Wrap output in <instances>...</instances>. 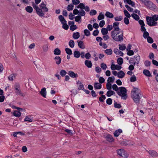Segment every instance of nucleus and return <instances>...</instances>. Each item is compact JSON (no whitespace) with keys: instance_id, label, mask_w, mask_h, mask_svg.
<instances>
[{"instance_id":"nucleus-1","label":"nucleus","mask_w":158,"mask_h":158,"mask_svg":"<svg viewBox=\"0 0 158 158\" xmlns=\"http://www.w3.org/2000/svg\"><path fill=\"white\" fill-rule=\"evenodd\" d=\"M33 8L35 10L36 13L40 17H43L44 15V12H47L48 9L46 6V5L43 2L40 5V8L35 5L34 2L32 3Z\"/></svg>"},{"instance_id":"nucleus-2","label":"nucleus","mask_w":158,"mask_h":158,"mask_svg":"<svg viewBox=\"0 0 158 158\" xmlns=\"http://www.w3.org/2000/svg\"><path fill=\"white\" fill-rule=\"evenodd\" d=\"M112 89L116 91L117 94L120 96H121L122 99H126L127 98V91L125 87H118L116 84H114L112 85Z\"/></svg>"},{"instance_id":"nucleus-3","label":"nucleus","mask_w":158,"mask_h":158,"mask_svg":"<svg viewBox=\"0 0 158 158\" xmlns=\"http://www.w3.org/2000/svg\"><path fill=\"white\" fill-rule=\"evenodd\" d=\"M141 91L138 88L134 87L131 91V97L134 102L136 103H139L141 97Z\"/></svg>"},{"instance_id":"nucleus-4","label":"nucleus","mask_w":158,"mask_h":158,"mask_svg":"<svg viewBox=\"0 0 158 158\" xmlns=\"http://www.w3.org/2000/svg\"><path fill=\"white\" fill-rule=\"evenodd\" d=\"M147 24L149 26L152 27L157 25L158 20V15H155L152 17L147 16L146 17Z\"/></svg>"},{"instance_id":"nucleus-5","label":"nucleus","mask_w":158,"mask_h":158,"mask_svg":"<svg viewBox=\"0 0 158 158\" xmlns=\"http://www.w3.org/2000/svg\"><path fill=\"white\" fill-rule=\"evenodd\" d=\"M111 36L114 40L117 42H122L123 40V31H121L118 32L111 33Z\"/></svg>"},{"instance_id":"nucleus-6","label":"nucleus","mask_w":158,"mask_h":158,"mask_svg":"<svg viewBox=\"0 0 158 158\" xmlns=\"http://www.w3.org/2000/svg\"><path fill=\"white\" fill-rule=\"evenodd\" d=\"M140 1L143 3L146 6L152 10L156 9V6L149 0H140Z\"/></svg>"},{"instance_id":"nucleus-7","label":"nucleus","mask_w":158,"mask_h":158,"mask_svg":"<svg viewBox=\"0 0 158 158\" xmlns=\"http://www.w3.org/2000/svg\"><path fill=\"white\" fill-rule=\"evenodd\" d=\"M14 89L15 93L17 95H19L21 96H24L23 94L22 93L20 89V85L19 83H15Z\"/></svg>"},{"instance_id":"nucleus-8","label":"nucleus","mask_w":158,"mask_h":158,"mask_svg":"<svg viewBox=\"0 0 158 158\" xmlns=\"http://www.w3.org/2000/svg\"><path fill=\"white\" fill-rule=\"evenodd\" d=\"M140 60L139 56V55H135L133 57L131 58L129 62L130 64H132L133 65H135L136 64H139Z\"/></svg>"},{"instance_id":"nucleus-9","label":"nucleus","mask_w":158,"mask_h":158,"mask_svg":"<svg viewBox=\"0 0 158 158\" xmlns=\"http://www.w3.org/2000/svg\"><path fill=\"white\" fill-rule=\"evenodd\" d=\"M117 153L120 158H127L128 157L127 154L123 149H121L118 150Z\"/></svg>"},{"instance_id":"nucleus-10","label":"nucleus","mask_w":158,"mask_h":158,"mask_svg":"<svg viewBox=\"0 0 158 158\" xmlns=\"http://www.w3.org/2000/svg\"><path fill=\"white\" fill-rule=\"evenodd\" d=\"M119 23L118 22H115L113 23V27L114 29L111 32V33L115 31V32L120 31V28L118 27Z\"/></svg>"},{"instance_id":"nucleus-11","label":"nucleus","mask_w":158,"mask_h":158,"mask_svg":"<svg viewBox=\"0 0 158 158\" xmlns=\"http://www.w3.org/2000/svg\"><path fill=\"white\" fill-rule=\"evenodd\" d=\"M150 155L153 157H158V153L155 151L151 150L148 152Z\"/></svg>"},{"instance_id":"nucleus-12","label":"nucleus","mask_w":158,"mask_h":158,"mask_svg":"<svg viewBox=\"0 0 158 158\" xmlns=\"http://www.w3.org/2000/svg\"><path fill=\"white\" fill-rule=\"evenodd\" d=\"M68 74L72 78H77L78 76L77 73H75L73 71H69Z\"/></svg>"},{"instance_id":"nucleus-13","label":"nucleus","mask_w":158,"mask_h":158,"mask_svg":"<svg viewBox=\"0 0 158 158\" xmlns=\"http://www.w3.org/2000/svg\"><path fill=\"white\" fill-rule=\"evenodd\" d=\"M78 46L81 49H84L85 48V46L83 41L77 40Z\"/></svg>"},{"instance_id":"nucleus-14","label":"nucleus","mask_w":158,"mask_h":158,"mask_svg":"<svg viewBox=\"0 0 158 158\" xmlns=\"http://www.w3.org/2000/svg\"><path fill=\"white\" fill-rule=\"evenodd\" d=\"M106 139L107 141L110 142H113L114 140L113 136L110 135H108L106 137Z\"/></svg>"},{"instance_id":"nucleus-15","label":"nucleus","mask_w":158,"mask_h":158,"mask_svg":"<svg viewBox=\"0 0 158 158\" xmlns=\"http://www.w3.org/2000/svg\"><path fill=\"white\" fill-rule=\"evenodd\" d=\"M46 89L44 88L41 89L40 91L41 95L44 98H46Z\"/></svg>"},{"instance_id":"nucleus-16","label":"nucleus","mask_w":158,"mask_h":158,"mask_svg":"<svg viewBox=\"0 0 158 158\" xmlns=\"http://www.w3.org/2000/svg\"><path fill=\"white\" fill-rule=\"evenodd\" d=\"M54 59L57 64L59 65L60 63L61 60L60 57L56 56L54 58Z\"/></svg>"},{"instance_id":"nucleus-17","label":"nucleus","mask_w":158,"mask_h":158,"mask_svg":"<svg viewBox=\"0 0 158 158\" xmlns=\"http://www.w3.org/2000/svg\"><path fill=\"white\" fill-rule=\"evenodd\" d=\"M122 132V130L120 129H119L115 131L114 133V136L115 137H118Z\"/></svg>"},{"instance_id":"nucleus-18","label":"nucleus","mask_w":158,"mask_h":158,"mask_svg":"<svg viewBox=\"0 0 158 158\" xmlns=\"http://www.w3.org/2000/svg\"><path fill=\"white\" fill-rule=\"evenodd\" d=\"M102 85L98 82H95L94 85L95 89H100L102 88Z\"/></svg>"},{"instance_id":"nucleus-19","label":"nucleus","mask_w":158,"mask_h":158,"mask_svg":"<svg viewBox=\"0 0 158 158\" xmlns=\"http://www.w3.org/2000/svg\"><path fill=\"white\" fill-rule=\"evenodd\" d=\"M85 64L88 68H90L92 66V63L90 60H86L85 61Z\"/></svg>"},{"instance_id":"nucleus-20","label":"nucleus","mask_w":158,"mask_h":158,"mask_svg":"<svg viewBox=\"0 0 158 158\" xmlns=\"http://www.w3.org/2000/svg\"><path fill=\"white\" fill-rule=\"evenodd\" d=\"M125 75L124 73L122 71H120L118 73V77L120 78H123V77Z\"/></svg>"},{"instance_id":"nucleus-21","label":"nucleus","mask_w":158,"mask_h":158,"mask_svg":"<svg viewBox=\"0 0 158 158\" xmlns=\"http://www.w3.org/2000/svg\"><path fill=\"white\" fill-rule=\"evenodd\" d=\"M14 116L16 117H19L21 115V113L18 110L15 111L13 113Z\"/></svg>"},{"instance_id":"nucleus-22","label":"nucleus","mask_w":158,"mask_h":158,"mask_svg":"<svg viewBox=\"0 0 158 158\" xmlns=\"http://www.w3.org/2000/svg\"><path fill=\"white\" fill-rule=\"evenodd\" d=\"M105 15L107 17L109 18H112L114 17L113 14L112 13L110 12L109 11H107L106 12Z\"/></svg>"},{"instance_id":"nucleus-23","label":"nucleus","mask_w":158,"mask_h":158,"mask_svg":"<svg viewBox=\"0 0 158 158\" xmlns=\"http://www.w3.org/2000/svg\"><path fill=\"white\" fill-rule=\"evenodd\" d=\"M143 74L146 76L150 77L152 76L150 71L144 69L143 71Z\"/></svg>"},{"instance_id":"nucleus-24","label":"nucleus","mask_w":158,"mask_h":158,"mask_svg":"<svg viewBox=\"0 0 158 158\" xmlns=\"http://www.w3.org/2000/svg\"><path fill=\"white\" fill-rule=\"evenodd\" d=\"M53 52L55 55H59L60 54L61 51L59 48H57L54 49Z\"/></svg>"},{"instance_id":"nucleus-25","label":"nucleus","mask_w":158,"mask_h":158,"mask_svg":"<svg viewBox=\"0 0 158 158\" xmlns=\"http://www.w3.org/2000/svg\"><path fill=\"white\" fill-rule=\"evenodd\" d=\"M101 33L103 35H107L108 33V30L105 28H102L101 29Z\"/></svg>"},{"instance_id":"nucleus-26","label":"nucleus","mask_w":158,"mask_h":158,"mask_svg":"<svg viewBox=\"0 0 158 158\" xmlns=\"http://www.w3.org/2000/svg\"><path fill=\"white\" fill-rule=\"evenodd\" d=\"M115 94V93L113 91L111 90L108 91L106 93V95L108 97H110L111 95Z\"/></svg>"},{"instance_id":"nucleus-27","label":"nucleus","mask_w":158,"mask_h":158,"mask_svg":"<svg viewBox=\"0 0 158 158\" xmlns=\"http://www.w3.org/2000/svg\"><path fill=\"white\" fill-rule=\"evenodd\" d=\"M26 10L29 13H32L33 11V8L30 6H27L25 8Z\"/></svg>"},{"instance_id":"nucleus-28","label":"nucleus","mask_w":158,"mask_h":158,"mask_svg":"<svg viewBox=\"0 0 158 158\" xmlns=\"http://www.w3.org/2000/svg\"><path fill=\"white\" fill-rule=\"evenodd\" d=\"M74 57L76 58H78L80 56V53L78 51H75L73 53Z\"/></svg>"},{"instance_id":"nucleus-29","label":"nucleus","mask_w":158,"mask_h":158,"mask_svg":"<svg viewBox=\"0 0 158 158\" xmlns=\"http://www.w3.org/2000/svg\"><path fill=\"white\" fill-rule=\"evenodd\" d=\"M131 17L136 20L138 21L139 19V16L135 13L132 14L131 15Z\"/></svg>"},{"instance_id":"nucleus-30","label":"nucleus","mask_w":158,"mask_h":158,"mask_svg":"<svg viewBox=\"0 0 158 158\" xmlns=\"http://www.w3.org/2000/svg\"><path fill=\"white\" fill-rule=\"evenodd\" d=\"M126 1L127 3L129 5H131L132 6L134 7L135 5V3L132 2L131 0H124V1L125 2Z\"/></svg>"},{"instance_id":"nucleus-31","label":"nucleus","mask_w":158,"mask_h":158,"mask_svg":"<svg viewBox=\"0 0 158 158\" xmlns=\"http://www.w3.org/2000/svg\"><path fill=\"white\" fill-rule=\"evenodd\" d=\"M104 52L108 55H111L112 54L113 51L111 49H107L104 51Z\"/></svg>"},{"instance_id":"nucleus-32","label":"nucleus","mask_w":158,"mask_h":158,"mask_svg":"<svg viewBox=\"0 0 158 158\" xmlns=\"http://www.w3.org/2000/svg\"><path fill=\"white\" fill-rule=\"evenodd\" d=\"M73 36L74 39H77L80 37V34L78 32L74 33L73 34Z\"/></svg>"},{"instance_id":"nucleus-33","label":"nucleus","mask_w":158,"mask_h":158,"mask_svg":"<svg viewBox=\"0 0 158 158\" xmlns=\"http://www.w3.org/2000/svg\"><path fill=\"white\" fill-rule=\"evenodd\" d=\"M77 8H80L81 10H83L85 8V5L83 3H80L78 6H76Z\"/></svg>"},{"instance_id":"nucleus-34","label":"nucleus","mask_w":158,"mask_h":158,"mask_svg":"<svg viewBox=\"0 0 158 158\" xmlns=\"http://www.w3.org/2000/svg\"><path fill=\"white\" fill-rule=\"evenodd\" d=\"M114 79V77L113 76L111 77H109L107 80L108 82L112 83L113 82Z\"/></svg>"},{"instance_id":"nucleus-35","label":"nucleus","mask_w":158,"mask_h":158,"mask_svg":"<svg viewBox=\"0 0 158 158\" xmlns=\"http://www.w3.org/2000/svg\"><path fill=\"white\" fill-rule=\"evenodd\" d=\"M81 16L80 15H77L75 17V21L77 22H80V23H81Z\"/></svg>"},{"instance_id":"nucleus-36","label":"nucleus","mask_w":158,"mask_h":158,"mask_svg":"<svg viewBox=\"0 0 158 158\" xmlns=\"http://www.w3.org/2000/svg\"><path fill=\"white\" fill-rule=\"evenodd\" d=\"M74 6L72 4H69L67 8V10L69 11H70L73 10Z\"/></svg>"},{"instance_id":"nucleus-37","label":"nucleus","mask_w":158,"mask_h":158,"mask_svg":"<svg viewBox=\"0 0 158 158\" xmlns=\"http://www.w3.org/2000/svg\"><path fill=\"white\" fill-rule=\"evenodd\" d=\"M60 73L62 77H64L66 74L67 72L65 70L62 69L60 71Z\"/></svg>"},{"instance_id":"nucleus-38","label":"nucleus","mask_w":158,"mask_h":158,"mask_svg":"<svg viewBox=\"0 0 158 158\" xmlns=\"http://www.w3.org/2000/svg\"><path fill=\"white\" fill-rule=\"evenodd\" d=\"M65 51L66 53L68 55H71L72 54L71 50L69 48H66L65 49Z\"/></svg>"},{"instance_id":"nucleus-39","label":"nucleus","mask_w":158,"mask_h":158,"mask_svg":"<svg viewBox=\"0 0 158 158\" xmlns=\"http://www.w3.org/2000/svg\"><path fill=\"white\" fill-rule=\"evenodd\" d=\"M123 19V17L121 16H118L114 18V20L115 21H119L122 20Z\"/></svg>"},{"instance_id":"nucleus-40","label":"nucleus","mask_w":158,"mask_h":158,"mask_svg":"<svg viewBox=\"0 0 158 158\" xmlns=\"http://www.w3.org/2000/svg\"><path fill=\"white\" fill-rule=\"evenodd\" d=\"M69 45L71 48H73L74 46V41L73 40H70L69 42Z\"/></svg>"},{"instance_id":"nucleus-41","label":"nucleus","mask_w":158,"mask_h":158,"mask_svg":"<svg viewBox=\"0 0 158 158\" xmlns=\"http://www.w3.org/2000/svg\"><path fill=\"white\" fill-rule=\"evenodd\" d=\"M114 106L115 108H120L121 107V105L119 103H117L115 101H114Z\"/></svg>"},{"instance_id":"nucleus-42","label":"nucleus","mask_w":158,"mask_h":158,"mask_svg":"<svg viewBox=\"0 0 158 158\" xmlns=\"http://www.w3.org/2000/svg\"><path fill=\"white\" fill-rule=\"evenodd\" d=\"M130 80L131 82H135L136 81V77L134 75H133L130 77Z\"/></svg>"},{"instance_id":"nucleus-43","label":"nucleus","mask_w":158,"mask_h":158,"mask_svg":"<svg viewBox=\"0 0 158 158\" xmlns=\"http://www.w3.org/2000/svg\"><path fill=\"white\" fill-rule=\"evenodd\" d=\"M25 121L28 122H33V119H31L28 116H26L24 120Z\"/></svg>"},{"instance_id":"nucleus-44","label":"nucleus","mask_w":158,"mask_h":158,"mask_svg":"<svg viewBox=\"0 0 158 158\" xmlns=\"http://www.w3.org/2000/svg\"><path fill=\"white\" fill-rule=\"evenodd\" d=\"M124 13L127 18H130L131 17V15L126 10H124L123 11Z\"/></svg>"},{"instance_id":"nucleus-45","label":"nucleus","mask_w":158,"mask_h":158,"mask_svg":"<svg viewBox=\"0 0 158 158\" xmlns=\"http://www.w3.org/2000/svg\"><path fill=\"white\" fill-rule=\"evenodd\" d=\"M119 49L121 50H124L126 48V47L124 44H123L122 45L121 44H119Z\"/></svg>"},{"instance_id":"nucleus-46","label":"nucleus","mask_w":158,"mask_h":158,"mask_svg":"<svg viewBox=\"0 0 158 158\" xmlns=\"http://www.w3.org/2000/svg\"><path fill=\"white\" fill-rule=\"evenodd\" d=\"M43 50L44 52H47L48 49V44H44L43 46Z\"/></svg>"},{"instance_id":"nucleus-47","label":"nucleus","mask_w":158,"mask_h":158,"mask_svg":"<svg viewBox=\"0 0 158 158\" xmlns=\"http://www.w3.org/2000/svg\"><path fill=\"white\" fill-rule=\"evenodd\" d=\"M117 62L119 65H121L123 62V58L121 57L118 58L117 60Z\"/></svg>"},{"instance_id":"nucleus-48","label":"nucleus","mask_w":158,"mask_h":158,"mask_svg":"<svg viewBox=\"0 0 158 158\" xmlns=\"http://www.w3.org/2000/svg\"><path fill=\"white\" fill-rule=\"evenodd\" d=\"M104 19V16L103 14L101 12L100 13L99 15L98 16V20H101Z\"/></svg>"},{"instance_id":"nucleus-49","label":"nucleus","mask_w":158,"mask_h":158,"mask_svg":"<svg viewBox=\"0 0 158 158\" xmlns=\"http://www.w3.org/2000/svg\"><path fill=\"white\" fill-rule=\"evenodd\" d=\"M106 98V97L105 95H102L101 97H100L99 98V101L101 102H104L103 99H105Z\"/></svg>"},{"instance_id":"nucleus-50","label":"nucleus","mask_w":158,"mask_h":158,"mask_svg":"<svg viewBox=\"0 0 158 158\" xmlns=\"http://www.w3.org/2000/svg\"><path fill=\"white\" fill-rule=\"evenodd\" d=\"M106 87L107 89L108 90H110L112 88L111 84L109 82H107L106 84Z\"/></svg>"},{"instance_id":"nucleus-51","label":"nucleus","mask_w":158,"mask_h":158,"mask_svg":"<svg viewBox=\"0 0 158 158\" xmlns=\"http://www.w3.org/2000/svg\"><path fill=\"white\" fill-rule=\"evenodd\" d=\"M84 87L83 85V84H82L81 82H80V85H79L78 87V90H84Z\"/></svg>"},{"instance_id":"nucleus-52","label":"nucleus","mask_w":158,"mask_h":158,"mask_svg":"<svg viewBox=\"0 0 158 158\" xmlns=\"http://www.w3.org/2000/svg\"><path fill=\"white\" fill-rule=\"evenodd\" d=\"M84 33L85 35L87 36H89L90 34V31L87 29H85L84 30Z\"/></svg>"},{"instance_id":"nucleus-53","label":"nucleus","mask_w":158,"mask_h":158,"mask_svg":"<svg viewBox=\"0 0 158 158\" xmlns=\"http://www.w3.org/2000/svg\"><path fill=\"white\" fill-rule=\"evenodd\" d=\"M72 2L73 5H78L80 2L79 0H72Z\"/></svg>"},{"instance_id":"nucleus-54","label":"nucleus","mask_w":158,"mask_h":158,"mask_svg":"<svg viewBox=\"0 0 158 158\" xmlns=\"http://www.w3.org/2000/svg\"><path fill=\"white\" fill-rule=\"evenodd\" d=\"M97 13V11L94 10H91L89 13V14L90 15H95Z\"/></svg>"},{"instance_id":"nucleus-55","label":"nucleus","mask_w":158,"mask_h":158,"mask_svg":"<svg viewBox=\"0 0 158 158\" xmlns=\"http://www.w3.org/2000/svg\"><path fill=\"white\" fill-rule=\"evenodd\" d=\"M147 40L148 42L149 43L152 44V43L153 42V39L150 36H148L147 38Z\"/></svg>"},{"instance_id":"nucleus-56","label":"nucleus","mask_w":158,"mask_h":158,"mask_svg":"<svg viewBox=\"0 0 158 158\" xmlns=\"http://www.w3.org/2000/svg\"><path fill=\"white\" fill-rule=\"evenodd\" d=\"M15 74H12L9 76L8 77V79L10 81H12L14 79V78H15Z\"/></svg>"},{"instance_id":"nucleus-57","label":"nucleus","mask_w":158,"mask_h":158,"mask_svg":"<svg viewBox=\"0 0 158 158\" xmlns=\"http://www.w3.org/2000/svg\"><path fill=\"white\" fill-rule=\"evenodd\" d=\"M101 67L103 70H106L107 67L106 64L104 63H101Z\"/></svg>"},{"instance_id":"nucleus-58","label":"nucleus","mask_w":158,"mask_h":158,"mask_svg":"<svg viewBox=\"0 0 158 158\" xmlns=\"http://www.w3.org/2000/svg\"><path fill=\"white\" fill-rule=\"evenodd\" d=\"M112 100L111 98H108L106 101V103L108 105H110L112 103Z\"/></svg>"},{"instance_id":"nucleus-59","label":"nucleus","mask_w":158,"mask_h":158,"mask_svg":"<svg viewBox=\"0 0 158 158\" xmlns=\"http://www.w3.org/2000/svg\"><path fill=\"white\" fill-rule=\"evenodd\" d=\"M77 28L76 25L74 24L70 26V29L72 31H74Z\"/></svg>"},{"instance_id":"nucleus-60","label":"nucleus","mask_w":158,"mask_h":158,"mask_svg":"<svg viewBox=\"0 0 158 158\" xmlns=\"http://www.w3.org/2000/svg\"><path fill=\"white\" fill-rule=\"evenodd\" d=\"M149 36V34L148 32L147 31L144 32L143 34V37L145 39L147 38Z\"/></svg>"},{"instance_id":"nucleus-61","label":"nucleus","mask_w":158,"mask_h":158,"mask_svg":"<svg viewBox=\"0 0 158 158\" xmlns=\"http://www.w3.org/2000/svg\"><path fill=\"white\" fill-rule=\"evenodd\" d=\"M79 14L80 15V16H84L85 14V12L83 10H81L79 11Z\"/></svg>"},{"instance_id":"nucleus-62","label":"nucleus","mask_w":158,"mask_h":158,"mask_svg":"<svg viewBox=\"0 0 158 158\" xmlns=\"http://www.w3.org/2000/svg\"><path fill=\"white\" fill-rule=\"evenodd\" d=\"M127 51L128 52L127 53V54L128 56H132L134 54V52L132 50H130Z\"/></svg>"},{"instance_id":"nucleus-63","label":"nucleus","mask_w":158,"mask_h":158,"mask_svg":"<svg viewBox=\"0 0 158 158\" xmlns=\"http://www.w3.org/2000/svg\"><path fill=\"white\" fill-rule=\"evenodd\" d=\"M145 65L147 67L150 66L151 65V62L148 60H146L144 62Z\"/></svg>"},{"instance_id":"nucleus-64","label":"nucleus","mask_w":158,"mask_h":158,"mask_svg":"<svg viewBox=\"0 0 158 158\" xmlns=\"http://www.w3.org/2000/svg\"><path fill=\"white\" fill-rule=\"evenodd\" d=\"M124 23L126 25L128 24L129 23V19L127 17H125L124 18Z\"/></svg>"}]
</instances>
